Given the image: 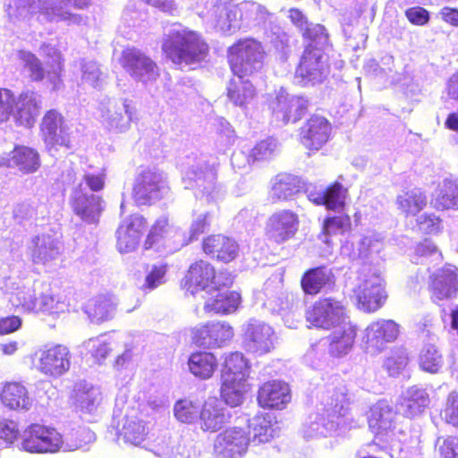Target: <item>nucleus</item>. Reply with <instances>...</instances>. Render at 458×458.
Returning <instances> with one entry per match:
<instances>
[{"mask_svg": "<svg viewBox=\"0 0 458 458\" xmlns=\"http://www.w3.org/2000/svg\"><path fill=\"white\" fill-rule=\"evenodd\" d=\"M42 106L41 96L27 90L15 98L13 116L20 125L31 127L39 114Z\"/></svg>", "mask_w": 458, "mask_h": 458, "instance_id": "bb28decb", "label": "nucleus"}, {"mask_svg": "<svg viewBox=\"0 0 458 458\" xmlns=\"http://www.w3.org/2000/svg\"><path fill=\"white\" fill-rule=\"evenodd\" d=\"M434 458H458V437H438L434 445Z\"/></svg>", "mask_w": 458, "mask_h": 458, "instance_id": "bf43d9fd", "label": "nucleus"}, {"mask_svg": "<svg viewBox=\"0 0 458 458\" xmlns=\"http://www.w3.org/2000/svg\"><path fill=\"white\" fill-rule=\"evenodd\" d=\"M276 335L274 329L267 324L251 320L245 329L244 348L253 353L265 354L275 348Z\"/></svg>", "mask_w": 458, "mask_h": 458, "instance_id": "4be33fe9", "label": "nucleus"}, {"mask_svg": "<svg viewBox=\"0 0 458 458\" xmlns=\"http://www.w3.org/2000/svg\"><path fill=\"white\" fill-rule=\"evenodd\" d=\"M429 404V396L425 389L417 386L403 391L399 400V409L406 417L420 414Z\"/></svg>", "mask_w": 458, "mask_h": 458, "instance_id": "f704fd0d", "label": "nucleus"}, {"mask_svg": "<svg viewBox=\"0 0 458 458\" xmlns=\"http://www.w3.org/2000/svg\"><path fill=\"white\" fill-rule=\"evenodd\" d=\"M444 363L443 356L434 344H426L420 354V368L430 373H437Z\"/></svg>", "mask_w": 458, "mask_h": 458, "instance_id": "4d7b16f0", "label": "nucleus"}, {"mask_svg": "<svg viewBox=\"0 0 458 458\" xmlns=\"http://www.w3.org/2000/svg\"><path fill=\"white\" fill-rule=\"evenodd\" d=\"M19 58L25 69L30 72V77L33 81H41L44 78V70L39 59L30 52L20 51Z\"/></svg>", "mask_w": 458, "mask_h": 458, "instance_id": "69168bd1", "label": "nucleus"}, {"mask_svg": "<svg viewBox=\"0 0 458 458\" xmlns=\"http://www.w3.org/2000/svg\"><path fill=\"white\" fill-rule=\"evenodd\" d=\"M168 267L165 263H157L147 266L145 269V280L141 289L152 291L163 285L166 282Z\"/></svg>", "mask_w": 458, "mask_h": 458, "instance_id": "6e6d98bb", "label": "nucleus"}, {"mask_svg": "<svg viewBox=\"0 0 458 458\" xmlns=\"http://www.w3.org/2000/svg\"><path fill=\"white\" fill-rule=\"evenodd\" d=\"M178 233V229L169 224L168 218L160 216L152 225L149 233L145 241V248L150 249L162 238L172 237Z\"/></svg>", "mask_w": 458, "mask_h": 458, "instance_id": "5fc2aeb1", "label": "nucleus"}, {"mask_svg": "<svg viewBox=\"0 0 458 458\" xmlns=\"http://www.w3.org/2000/svg\"><path fill=\"white\" fill-rule=\"evenodd\" d=\"M233 329L226 322H208L192 329V340L204 348L221 347L233 337Z\"/></svg>", "mask_w": 458, "mask_h": 458, "instance_id": "412c9836", "label": "nucleus"}, {"mask_svg": "<svg viewBox=\"0 0 458 458\" xmlns=\"http://www.w3.org/2000/svg\"><path fill=\"white\" fill-rule=\"evenodd\" d=\"M433 297L449 299L458 292V274L455 267L443 268L434 276L431 284Z\"/></svg>", "mask_w": 458, "mask_h": 458, "instance_id": "72a5a7b5", "label": "nucleus"}, {"mask_svg": "<svg viewBox=\"0 0 458 458\" xmlns=\"http://www.w3.org/2000/svg\"><path fill=\"white\" fill-rule=\"evenodd\" d=\"M229 417L221 400L208 397L199 411L200 428L205 431H217L228 421Z\"/></svg>", "mask_w": 458, "mask_h": 458, "instance_id": "c85d7f7f", "label": "nucleus"}, {"mask_svg": "<svg viewBox=\"0 0 458 458\" xmlns=\"http://www.w3.org/2000/svg\"><path fill=\"white\" fill-rule=\"evenodd\" d=\"M249 373L250 367L242 353L236 352L225 357L221 378L230 375L232 379L247 380Z\"/></svg>", "mask_w": 458, "mask_h": 458, "instance_id": "603ef678", "label": "nucleus"}, {"mask_svg": "<svg viewBox=\"0 0 458 458\" xmlns=\"http://www.w3.org/2000/svg\"><path fill=\"white\" fill-rule=\"evenodd\" d=\"M60 443L56 429L33 424L23 432L21 449L29 453H55Z\"/></svg>", "mask_w": 458, "mask_h": 458, "instance_id": "ddd939ff", "label": "nucleus"}, {"mask_svg": "<svg viewBox=\"0 0 458 458\" xmlns=\"http://www.w3.org/2000/svg\"><path fill=\"white\" fill-rule=\"evenodd\" d=\"M306 318L313 327L329 330L344 323L348 318L343 302L328 297L316 301L307 310Z\"/></svg>", "mask_w": 458, "mask_h": 458, "instance_id": "0eeeda50", "label": "nucleus"}, {"mask_svg": "<svg viewBox=\"0 0 458 458\" xmlns=\"http://www.w3.org/2000/svg\"><path fill=\"white\" fill-rule=\"evenodd\" d=\"M189 370L194 377L207 380L210 378L217 368V360L208 352H197L188 360Z\"/></svg>", "mask_w": 458, "mask_h": 458, "instance_id": "c03bdc74", "label": "nucleus"}, {"mask_svg": "<svg viewBox=\"0 0 458 458\" xmlns=\"http://www.w3.org/2000/svg\"><path fill=\"white\" fill-rule=\"evenodd\" d=\"M183 180L187 187H197L206 197L207 201H217L224 196L222 187L216 184V173L212 165L204 160L191 165L184 173Z\"/></svg>", "mask_w": 458, "mask_h": 458, "instance_id": "6e6552de", "label": "nucleus"}, {"mask_svg": "<svg viewBox=\"0 0 458 458\" xmlns=\"http://www.w3.org/2000/svg\"><path fill=\"white\" fill-rule=\"evenodd\" d=\"M102 393L99 387L87 382H79L75 385L72 395V403L76 411L91 414L100 405Z\"/></svg>", "mask_w": 458, "mask_h": 458, "instance_id": "c756f323", "label": "nucleus"}, {"mask_svg": "<svg viewBox=\"0 0 458 458\" xmlns=\"http://www.w3.org/2000/svg\"><path fill=\"white\" fill-rule=\"evenodd\" d=\"M230 81L227 87V97L230 101L238 106L249 104L255 96L253 85L244 77L236 76Z\"/></svg>", "mask_w": 458, "mask_h": 458, "instance_id": "de8ad7c7", "label": "nucleus"}, {"mask_svg": "<svg viewBox=\"0 0 458 458\" xmlns=\"http://www.w3.org/2000/svg\"><path fill=\"white\" fill-rule=\"evenodd\" d=\"M395 412L387 401L380 400L371 408L369 427L375 435H383L394 428Z\"/></svg>", "mask_w": 458, "mask_h": 458, "instance_id": "c9c22d12", "label": "nucleus"}, {"mask_svg": "<svg viewBox=\"0 0 458 458\" xmlns=\"http://www.w3.org/2000/svg\"><path fill=\"white\" fill-rule=\"evenodd\" d=\"M328 73L327 56L320 48H306L295 71L294 81L305 86L321 82Z\"/></svg>", "mask_w": 458, "mask_h": 458, "instance_id": "1a4fd4ad", "label": "nucleus"}, {"mask_svg": "<svg viewBox=\"0 0 458 458\" xmlns=\"http://www.w3.org/2000/svg\"><path fill=\"white\" fill-rule=\"evenodd\" d=\"M328 336L329 352L334 356L347 354L353 346L356 328L348 320L332 328Z\"/></svg>", "mask_w": 458, "mask_h": 458, "instance_id": "2f4dec72", "label": "nucleus"}, {"mask_svg": "<svg viewBox=\"0 0 458 458\" xmlns=\"http://www.w3.org/2000/svg\"><path fill=\"white\" fill-rule=\"evenodd\" d=\"M335 276L331 268L318 267L309 269L301 278V287L305 293L317 294L322 289L334 286Z\"/></svg>", "mask_w": 458, "mask_h": 458, "instance_id": "4c0bfd02", "label": "nucleus"}, {"mask_svg": "<svg viewBox=\"0 0 458 458\" xmlns=\"http://www.w3.org/2000/svg\"><path fill=\"white\" fill-rule=\"evenodd\" d=\"M353 293L360 310L365 312H374L380 309L386 300L384 279L380 270L369 264H364L359 270Z\"/></svg>", "mask_w": 458, "mask_h": 458, "instance_id": "20e7f679", "label": "nucleus"}, {"mask_svg": "<svg viewBox=\"0 0 458 458\" xmlns=\"http://www.w3.org/2000/svg\"><path fill=\"white\" fill-rule=\"evenodd\" d=\"M336 400L329 404L331 407L327 409V417L325 413H315L309 417V421L306 422L303 428V435L306 438H314L318 437H327L332 432L335 431L340 424V413L344 409L343 400Z\"/></svg>", "mask_w": 458, "mask_h": 458, "instance_id": "f3484780", "label": "nucleus"}, {"mask_svg": "<svg viewBox=\"0 0 458 458\" xmlns=\"http://www.w3.org/2000/svg\"><path fill=\"white\" fill-rule=\"evenodd\" d=\"M248 390L247 380L232 379L230 375L226 376L225 378H222L221 396L225 403L231 407L242 404Z\"/></svg>", "mask_w": 458, "mask_h": 458, "instance_id": "a18cd8bd", "label": "nucleus"}, {"mask_svg": "<svg viewBox=\"0 0 458 458\" xmlns=\"http://www.w3.org/2000/svg\"><path fill=\"white\" fill-rule=\"evenodd\" d=\"M146 227L145 218L139 214L124 219L116 231L118 250L121 253H129L135 250Z\"/></svg>", "mask_w": 458, "mask_h": 458, "instance_id": "5701e85b", "label": "nucleus"}, {"mask_svg": "<svg viewBox=\"0 0 458 458\" xmlns=\"http://www.w3.org/2000/svg\"><path fill=\"white\" fill-rule=\"evenodd\" d=\"M0 399L5 407L15 411H29L33 403L25 386L18 382L6 383L0 394Z\"/></svg>", "mask_w": 458, "mask_h": 458, "instance_id": "e433bc0d", "label": "nucleus"}, {"mask_svg": "<svg viewBox=\"0 0 458 458\" xmlns=\"http://www.w3.org/2000/svg\"><path fill=\"white\" fill-rule=\"evenodd\" d=\"M250 443L245 429L233 427L216 436L214 449L221 458H242Z\"/></svg>", "mask_w": 458, "mask_h": 458, "instance_id": "dca6fc26", "label": "nucleus"}, {"mask_svg": "<svg viewBox=\"0 0 458 458\" xmlns=\"http://www.w3.org/2000/svg\"><path fill=\"white\" fill-rule=\"evenodd\" d=\"M270 106L276 118L287 123L299 121L307 111L309 102L302 97L290 96L284 89H280Z\"/></svg>", "mask_w": 458, "mask_h": 458, "instance_id": "aec40b11", "label": "nucleus"}, {"mask_svg": "<svg viewBox=\"0 0 458 458\" xmlns=\"http://www.w3.org/2000/svg\"><path fill=\"white\" fill-rule=\"evenodd\" d=\"M3 287L9 302L25 312L55 313L64 306L53 295L49 285L39 280L9 277Z\"/></svg>", "mask_w": 458, "mask_h": 458, "instance_id": "f257e3e1", "label": "nucleus"}, {"mask_svg": "<svg viewBox=\"0 0 458 458\" xmlns=\"http://www.w3.org/2000/svg\"><path fill=\"white\" fill-rule=\"evenodd\" d=\"M36 368L42 374L59 377L71 367L72 353L64 344L45 346L35 352Z\"/></svg>", "mask_w": 458, "mask_h": 458, "instance_id": "9d476101", "label": "nucleus"}, {"mask_svg": "<svg viewBox=\"0 0 458 458\" xmlns=\"http://www.w3.org/2000/svg\"><path fill=\"white\" fill-rule=\"evenodd\" d=\"M120 62L125 72L135 81L147 84L155 81L159 76L157 64L137 48L124 49Z\"/></svg>", "mask_w": 458, "mask_h": 458, "instance_id": "9b49d317", "label": "nucleus"}, {"mask_svg": "<svg viewBox=\"0 0 458 458\" xmlns=\"http://www.w3.org/2000/svg\"><path fill=\"white\" fill-rule=\"evenodd\" d=\"M70 201L74 213L88 223L97 222L104 208L101 197L86 191L83 183L73 189Z\"/></svg>", "mask_w": 458, "mask_h": 458, "instance_id": "6ab92c4d", "label": "nucleus"}, {"mask_svg": "<svg viewBox=\"0 0 458 458\" xmlns=\"http://www.w3.org/2000/svg\"><path fill=\"white\" fill-rule=\"evenodd\" d=\"M40 165L38 153L29 147H17L7 159V166L17 168L24 174L36 172Z\"/></svg>", "mask_w": 458, "mask_h": 458, "instance_id": "79ce46f5", "label": "nucleus"}, {"mask_svg": "<svg viewBox=\"0 0 458 458\" xmlns=\"http://www.w3.org/2000/svg\"><path fill=\"white\" fill-rule=\"evenodd\" d=\"M399 325L392 319H378L371 322L365 329L362 337L367 352L377 354L386 349V345L396 340Z\"/></svg>", "mask_w": 458, "mask_h": 458, "instance_id": "4468645a", "label": "nucleus"}, {"mask_svg": "<svg viewBox=\"0 0 458 458\" xmlns=\"http://www.w3.org/2000/svg\"><path fill=\"white\" fill-rule=\"evenodd\" d=\"M432 206L438 210L458 209V184L449 179L438 184L431 198Z\"/></svg>", "mask_w": 458, "mask_h": 458, "instance_id": "a19ab883", "label": "nucleus"}, {"mask_svg": "<svg viewBox=\"0 0 458 458\" xmlns=\"http://www.w3.org/2000/svg\"><path fill=\"white\" fill-rule=\"evenodd\" d=\"M428 203L426 193L419 188L402 191L395 199L399 212L404 216H414L419 214Z\"/></svg>", "mask_w": 458, "mask_h": 458, "instance_id": "ea45409f", "label": "nucleus"}, {"mask_svg": "<svg viewBox=\"0 0 458 458\" xmlns=\"http://www.w3.org/2000/svg\"><path fill=\"white\" fill-rule=\"evenodd\" d=\"M275 418L269 413L257 414L248 420V436L253 445L268 443L276 435Z\"/></svg>", "mask_w": 458, "mask_h": 458, "instance_id": "473e14b6", "label": "nucleus"}, {"mask_svg": "<svg viewBox=\"0 0 458 458\" xmlns=\"http://www.w3.org/2000/svg\"><path fill=\"white\" fill-rule=\"evenodd\" d=\"M242 22L245 27H255L265 23L269 16L268 11L262 5L245 2L241 4Z\"/></svg>", "mask_w": 458, "mask_h": 458, "instance_id": "864d4df0", "label": "nucleus"}, {"mask_svg": "<svg viewBox=\"0 0 458 458\" xmlns=\"http://www.w3.org/2000/svg\"><path fill=\"white\" fill-rule=\"evenodd\" d=\"M351 218L348 215L341 214L328 217L324 222V232L327 235L343 234L351 229Z\"/></svg>", "mask_w": 458, "mask_h": 458, "instance_id": "0e129e2a", "label": "nucleus"}, {"mask_svg": "<svg viewBox=\"0 0 458 458\" xmlns=\"http://www.w3.org/2000/svg\"><path fill=\"white\" fill-rule=\"evenodd\" d=\"M169 191L165 174L155 167L141 170L135 178L132 197L138 206L152 205Z\"/></svg>", "mask_w": 458, "mask_h": 458, "instance_id": "423d86ee", "label": "nucleus"}, {"mask_svg": "<svg viewBox=\"0 0 458 458\" xmlns=\"http://www.w3.org/2000/svg\"><path fill=\"white\" fill-rule=\"evenodd\" d=\"M115 307L116 304L111 297L101 295L90 300L85 311L91 321L99 323L113 318Z\"/></svg>", "mask_w": 458, "mask_h": 458, "instance_id": "49530a36", "label": "nucleus"}, {"mask_svg": "<svg viewBox=\"0 0 458 458\" xmlns=\"http://www.w3.org/2000/svg\"><path fill=\"white\" fill-rule=\"evenodd\" d=\"M291 398L288 384L280 380L264 383L258 392L259 404L264 408L283 410L290 403Z\"/></svg>", "mask_w": 458, "mask_h": 458, "instance_id": "393cba45", "label": "nucleus"}, {"mask_svg": "<svg viewBox=\"0 0 458 458\" xmlns=\"http://www.w3.org/2000/svg\"><path fill=\"white\" fill-rule=\"evenodd\" d=\"M146 426L142 420L134 416L126 415L123 428L119 430V437L133 445H140L146 437Z\"/></svg>", "mask_w": 458, "mask_h": 458, "instance_id": "8fccbe9b", "label": "nucleus"}, {"mask_svg": "<svg viewBox=\"0 0 458 458\" xmlns=\"http://www.w3.org/2000/svg\"><path fill=\"white\" fill-rule=\"evenodd\" d=\"M174 412L177 420L184 423L192 422L199 415V406L188 399L176 402Z\"/></svg>", "mask_w": 458, "mask_h": 458, "instance_id": "e2e57ef3", "label": "nucleus"}, {"mask_svg": "<svg viewBox=\"0 0 458 458\" xmlns=\"http://www.w3.org/2000/svg\"><path fill=\"white\" fill-rule=\"evenodd\" d=\"M208 22L224 33H231V25L229 24L227 4L219 3L214 4L208 11Z\"/></svg>", "mask_w": 458, "mask_h": 458, "instance_id": "680f3d73", "label": "nucleus"}, {"mask_svg": "<svg viewBox=\"0 0 458 458\" xmlns=\"http://www.w3.org/2000/svg\"><path fill=\"white\" fill-rule=\"evenodd\" d=\"M64 250L60 238L51 233H42L33 236L28 244V253L35 265L51 266Z\"/></svg>", "mask_w": 458, "mask_h": 458, "instance_id": "f8f14e48", "label": "nucleus"}, {"mask_svg": "<svg viewBox=\"0 0 458 458\" xmlns=\"http://www.w3.org/2000/svg\"><path fill=\"white\" fill-rule=\"evenodd\" d=\"M347 191V189L338 182H335L327 188V190H325V195L327 197L325 206L327 208L334 211L343 210L345 206Z\"/></svg>", "mask_w": 458, "mask_h": 458, "instance_id": "13d9d810", "label": "nucleus"}, {"mask_svg": "<svg viewBox=\"0 0 458 458\" xmlns=\"http://www.w3.org/2000/svg\"><path fill=\"white\" fill-rule=\"evenodd\" d=\"M203 250L218 260L230 262L239 253V245L232 238L225 235H211L203 242Z\"/></svg>", "mask_w": 458, "mask_h": 458, "instance_id": "7c9ffc66", "label": "nucleus"}, {"mask_svg": "<svg viewBox=\"0 0 458 458\" xmlns=\"http://www.w3.org/2000/svg\"><path fill=\"white\" fill-rule=\"evenodd\" d=\"M41 133L49 151L56 146H70V127L65 123L63 115L55 109L47 111L41 123Z\"/></svg>", "mask_w": 458, "mask_h": 458, "instance_id": "a211bd4d", "label": "nucleus"}, {"mask_svg": "<svg viewBox=\"0 0 458 458\" xmlns=\"http://www.w3.org/2000/svg\"><path fill=\"white\" fill-rule=\"evenodd\" d=\"M100 119L109 131L123 132L129 128L132 111L127 99H106L99 105Z\"/></svg>", "mask_w": 458, "mask_h": 458, "instance_id": "2eb2a0df", "label": "nucleus"}, {"mask_svg": "<svg viewBox=\"0 0 458 458\" xmlns=\"http://www.w3.org/2000/svg\"><path fill=\"white\" fill-rule=\"evenodd\" d=\"M228 59L235 76L247 77L262 69L265 51L254 38L240 39L229 47Z\"/></svg>", "mask_w": 458, "mask_h": 458, "instance_id": "39448f33", "label": "nucleus"}, {"mask_svg": "<svg viewBox=\"0 0 458 458\" xmlns=\"http://www.w3.org/2000/svg\"><path fill=\"white\" fill-rule=\"evenodd\" d=\"M214 276V267L209 263L199 260L190 267L182 285L185 291L192 295L203 291L209 293Z\"/></svg>", "mask_w": 458, "mask_h": 458, "instance_id": "a878e982", "label": "nucleus"}, {"mask_svg": "<svg viewBox=\"0 0 458 458\" xmlns=\"http://www.w3.org/2000/svg\"><path fill=\"white\" fill-rule=\"evenodd\" d=\"M81 80L83 83L92 88H98L102 84V72L98 64L94 61H84L81 65Z\"/></svg>", "mask_w": 458, "mask_h": 458, "instance_id": "774afa93", "label": "nucleus"}, {"mask_svg": "<svg viewBox=\"0 0 458 458\" xmlns=\"http://www.w3.org/2000/svg\"><path fill=\"white\" fill-rule=\"evenodd\" d=\"M382 248V239L378 233H368L360 237L356 243V250L350 253L352 259H368Z\"/></svg>", "mask_w": 458, "mask_h": 458, "instance_id": "3c124183", "label": "nucleus"}, {"mask_svg": "<svg viewBox=\"0 0 458 458\" xmlns=\"http://www.w3.org/2000/svg\"><path fill=\"white\" fill-rule=\"evenodd\" d=\"M207 299L204 310L207 313L229 314L234 312L240 303L241 295L234 291L211 292Z\"/></svg>", "mask_w": 458, "mask_h": 458, "instance_id": "58836bf2", "label": "nucleus"}, {"mask_svg": "<svg viewBox=\"0 0 458 458\" xmlns=\"http://www.w3.org/2000/svg\"><path fill=\"white\" fill-rule=\"evenodd\" d=\"M114 342L105 337L90 338L84 342V347L92 357L101 363L114 349Z\"/></svg>", "mask_w": 458, "mask_h": 458, "instance_id": "052dcab7", "label": "nucleus"}, {"mask_svg": "<svg viewBox=\"0 0 458 458\" xmlns=\"http://www.w3.org/2000/svg\"><path fill=\"white\" fill-rule=\"evenodd\" d=\"M95 439V433L87 428L67 429L64 434H60L59 451L72 452L82 449Z\"/></svg>", "mask_w": 458, "mask_h": 458, "instance_id": "37998d69", "label": "nucleus"}, {"mask_svg": "<svg viewBox=\"0 0 458 458\" xmlns=\"http://www.w3.org/2000/svg\"><path fill=\"white\" fill-rule=\"evenodd\" d=\"M179 449L180 446L176 440L163 437L155 441L152 452L160 458H176L180 454Z\"/></svg>", "mask_w": 458, "mask_h": 458, "instance_id": "338daca9", "label": "nucleus"}, {"mask_svg": "<svg viewBox=\"0 0 458 458\" xmlns=\"http://www.w3.org/2000/svg\"><path fill=\"white\" fill-rule=\"evenodd\" d=\"M298 216L290 210H280L267 220L266 231L269 239L283 243L293 238L298 230Z\"/></svg>", "mask_w": 458, "mask_h": 458, "instance_id": "b1692460", "label": "nucleus"}, {"mask_svg": "<svg viewBox=\"0 0 458 458\" xmlns=\"http://www.w3.org/2000/svg\"><path fill=\"white\" fill-rule=\"evenodd\" d=\"M330 130V124L326 118L313 115L301 128V143L309 149L318 150L327 141Z\"/></svg>", "mask_w": 458, "mask_h": 458, "instance_id": "cd10ccee", "label": "nucleus"}, {"mask_svg": "<svg viewBox=\"0 0 458 458\" xmlns=\"http://www.w3.org/2000/svg\"><path fill=\"white\" fill-rule=\"evenodd\" d=\"M59 5L52 6L50 0H10L7 13L13 23L24 21L34 13L39 12L49 21H64L67 25H81L86 23V18L72 13L68 6L83 9L88 6L89 0H57Z\"/></svg>", "mask_w": 458, "mask_h": 458, "instance_id": "f03ea898", "label": "nucleus"}, {"mask_svg": "<svg viewBox=\"0 0 458 458\" xmlns=\"http://www.w3.org/2000/svg\"><path fill=\"white\" fill-rule=\"evenodd\" d=\"M162 49L177 64L199 63L206 58L208 52L207 44L197 33L175 28L165 36Z\"/></svg>", "mask_w": 458, "mask_h": 458, "instance_id": "7ed1b4c3", "label": "nucleus"}, {"mask_svg": "<svg viewBox=\"0 0 458 458\" xmlns=\"http://www.w3.org/2000/svg\"><path fill=\"white\" fill-rule=\"evenodd\" d=\"M298 179L291 174L276 175L272 181L269 192L273 200H285L293 197L299 191Z\"/></svg>", "mask_w": 458, "mask_h": 458, "instance_id": "09e8293b", "label": "nucleus"}]
</instances>
